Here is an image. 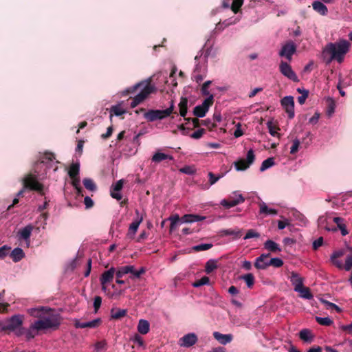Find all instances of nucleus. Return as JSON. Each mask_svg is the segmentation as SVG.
Segmentation results:
<instances>
[{
	"mask_svg": "<svg viewBox=\"0 0 352 352\" xmlns=\"http://www.w3.org/2000/svg\"><path fill=\"white\" fill-rule=\"evenodd\" d=\"M280 104L288 115L289 119L294 118V97L287 96L283 98L280 100Z\"/></svg>",
	"mask_w": 352,
	"mask_h": 352,
	"instance_id": "nucleus-10",
	"label": "nucleus"
},
{
	"mask_svg": "<svg viewBox=\"0 0 352 352\" xmlns=\"http://www.w3.org/2000/svg\"><path fill=\"white\" fill-rule=\"evenodd\" d=\"M332 222L335 223L337 225V227H335L337 230L339 229L341 232L342 236H346L348 234L349 232L346 229V224L344 223V219L341 217H333L332 219Z\"/></svg>",
	"mask_w": 352,
	"mask_h": 352,
	"instance_id": "nucleus-27",
	"label": "nucleus"
},
{
	"mask_svg": "<svg viewBox=\"0 0 352 352\" xmlns=\"http://www.w3.org/2000/svg\"><path fill=\"white\" fill-rule=\"evenodd\" d=\"M240 278L245 282L248 288H252L254 284V276L251 273L244 274L241 276Z\"/></svg>",
	"mask_w": 352,
	"mask_h": 352,
	"instance_id": "nucleus-42",
	"label": "nucleus"
},
{
	"mask_svg": "<svg viewBox=\"0 0 352 352\" xmlns=\"http://www.w3.org/2000/svg\"><path fill=\"white\" fill-rule=\"evenodd\" d=\"M127 310L120 308H112L111 309V317L113 319H120L126 315Z\"/></svg>",
	"mask_w": 352,
	"mask_h": 352,
	"instance_id": "nucleus-36",
	"label": "nucleus"
},
{
	"mask_svg": "<svg viewBox=\"0 0 352 352\" xmlns=\"http://www.w3.org/2000/svg\"><path fill=\"white\" fill-rule=\"evenodd\" d=\"M289 280L294 286V290L298 289L303 286L304 279L298 273L292 272L289 277Z\"/></svg>",
	"mask_w": 352,
	"mask_h": 352,
	"instance_id": "nucleus-24",
	"label": "nucleus"
},
{
	"mask_svg": "<svg viewBox=\"0 0 352 352\" xmlns=\"http://www.w3.org/2000/svg\"><path fill=\"white\" fill-rule=\"evenodd\" d=\"M211 84V81L210 80H208V81H206L202 87H201V94L202 95L204 96H207L208 97L211 95L209 92V90H208V87H209V85Z\"/></svg>",
	"mask_w": 352,
	"mask_h": 352,
	"instance_id": "nucleus-60",
	"label": "nucleus"
},
{
	"mask_svg": "<svg viewBox=\"0 0 352 352\" xmlns=\"http://www.w3.org/2000/svg\"><path fill=\"white\" fill-rule=\"evenodd\" d=\"M214 338L221 344L226 345L232 340V334H222L218 331L213 333Z\"/></svg>",
	"mask_w": 352,
	"mask_h": 352,
	"instance_id": "nucleus-26",
	"label": "nucleus"
},
{
	"mask_svg": "<svg viewBox=\"0 0 352 352\" xmlns=\"http://www.w3.org/2000/svg\"><path fill=\"white\" fill-rule=\"evenodd\" d=\"M179 114L182 117H185L187 114L188 100L186 98H182L179 103Z\"/></svg>",
	"mask_w": 352,
	"mask_h": 352,
	"instance_id": "nucleus-39",
	"label": "nucleus"
},
{
	"mask_svg": "<svg viewBox=\"0 0 352 352\" xmlns=\"http://www.w3.org/2000/svg\"><path fill=\"white\" fill-rule=\"evenodd\" d=\"M42 330L41 329L40 327L36 324V322L34 321L33 323L30 324L28 329H24L23 335L25 336L27 340H30L35 338L36 336H38V332Z\"/></svg>",
	"mask_w": 352,
	"mask_h": 352,
	"instance_id": "nucleus-18",
	"label": "nucleus"
},
{
	"mask_svg": "<svg viewBox=\"0 0 352 352\" xmlns=\"http://www.w3.org/2000/svg\"><path fill=\"white\" fill-rule=\"evenodd\" d=\"M210 278L208 276H203L201 279L192 284L194 287H199L202 285H209Z\"/></svg>",
	"mask_w": 352,
	"mask_h": 352,
	"instance_id": "nucleus-52",
	"label": "nucleus"
},
{
	"mask_svg": "<svg viewBox=\"0 0 352 352\" xmlns=\"http://www.w3.org/2000/svg\"><path fill=\"white\" fill-rule=\"evenodd\" d=\"M300 144V142L298 139L294 140L292 146H291L290 148V153L295 154L298 151Z\"/></svg>",
	"mask_w": 352,
	"mask_h": 352,
	"instance_id": "nucleus-61",
	"label": "nucleus"
},
{
	"mask_svg": "<svg viewBox=\"0 0 352 352\" xmlns=\"http://www.w3.org/2000/svg\"><path fill=\"white\" fill-rule=\"evenodd\" d=\"M217 267V261L213 259L208 261L205 266V272L207 274H210L213 270Z\"/></svg>",
	"mask_w": 352,
	"mask_h": 352,
	"instance_id": "nucleus-48",
	"label": "nucleus"
},
{
	"mask_svg": "<svg viewBox=\"0 0 352 352\" xmlns=\"http://www.w3.org/2000/svg\"><path fill=\"white\" fill-rule=\"evenodd\" d=\"M259 212L266 215H276L278 212L276 209L269 208L265 202H262L259 205Z\"/></svg>",
	"mask_w": 352,
	"mask_h": 352,
	"instance_id": "nucleus-35",
	"label": "nucleus"
},
{
	"mask_svg": "<svg viewBox=\"0 0 352 352\" xmlns=\"http://www.w3.org/2000/svg\"><path fill=\"white\" fill-rule=\"evenodd\" d=\"M10 256L14 262H18L25 256V254L21 248H16L10 252Z\"/></svg>",
	"mask_w": 352,
	"mask_h": 352,
	"instance_id": "nucleus-34",
	"label": "nucleus"
},
{
	"mask_svg": "<svg viewBox=\"0 0 352 352\" xmlns=\"http://www.w3.org/2000/svg\"><path fill=\"white\" fill-rule=\"evenodd\" d=\"M297 91L301 94L297 98L298 102L300 104H303L305 102L306 99L308 98L309 91L305 89L298 88Z\"/></svg>",
	"mask_w": 352,
	"mask_h": 352,
	"instance_id": "nucleus-43",
	"label": "nucleus"
},
{
	"mask_svg": "<svg viewBox=\"0 0 352 352\" xmlns=\"http://www.w3.org/2000/svg\"><path fill=\"white\" fill-rule=\"evenodd\" d=\"M167 220L170 222V232H173L181 222V219L177 214L169 217Z\"/></svg>",
	"mask_w": 352,
	"mask_h": 352,
	"instance_id": "nucleus-37",
	"label": "nucleus"
},
{
	"mask_svg": "<svg viewBox=\"0 0 352 352\" xmlns=\"http://www.w3.org/2000/svg\"><path fill=\"white\" fill-rule=\"evenodd\" d=\"M143 218L142 217H138L137 219L133 221L129 226L128 232H127V236L129 239H133L134 236L138 231V229L140 225V223L142 222Z\"/></svg>",
	"mask_w": 352,
	"mask_h": 352,
	"instance_id": "nucleus-22",
	"label": "nucleus"
},
{
	"mask_svg": "<svg viewBox=\"0 0 352 352\" xmlns=\"http://www.w3.org/2000/svg\"><path fill=\"white\" fill-rule=\"evenodd\" d=\"M174 107V102L171 101L170 107L166 109H149L144 112V118L151 122L163 120L168 117L173 113Z\"/></svg>",
	"mask_w": 352,
	"mask_h": 352,
	"instance_id": "nucleus-7",
	"label": "nucleus"
},
{
	"mask_svg": "<svg viewBox=\"0 0 352 352\" xmlns=\"http://www.w3.org/2000/svg\"><path fill=\"white\" fill-rule=\"evenodd\" d=\"M267 127L268 129L270 134L275 137L278 135L277 129L276 126L273 124V122L272 120H269L267 122Z\"/></svg>",
	"mask_w": 352,
	"mask_h": 352,
	"instance_id": "nucleus-54",
	"label": "nucleus"
},
{
	"mask_svg": "<svg viewBox=\"0 0 352 352\" xmlns=\"http://www.w3.org/2000/svg\"><path fill=\"white\" fill-rule=\"evenodd\" d=\"M28 313L31 316L38 318L36 322L42 331L56 329L60 324V315L46 307L30 308Z\"/></svg>",
	"mask_w": 352,
	"mask_h": 352,
	"instance_id": "nucleus-2",
	"label": "nucleus"
},
{
	"mask_svg": "<svg viewBox=\"0 0 352 352\" xmlns=\"http://www.w3.org/2000/svg\"><path fill=\"white\" fill-rule=\"evenodd\" d=\"M166 160H173V157L161 152H156L152 157V162L155 163H160Z\"/></svg>",
	"mask_w": 352,
	"mask_h": 352,
	"instance_id": "nucleus-31",
	"label": "nucleus"
},
{
	"mask_svg": "<svg viewBox=\"0 0 352 352\" xmlns=\"http://www.w3.org/2000/svg\"><path fill=\"white\" fill-rule=\"evenodd\" d=\"M131 341H133L134 343L138 344V346H142L143 348H145L144 342L142 339V338L139 334H135L131 338Z\"/></svg>",
	"mask_w": 352,
	"mask_h": 352,
	"instance_id": "nucleus-59",
	"label": "nucleus"
},
{
	"mask_svg": "<svg viewBox=\"0 0 352 352\" xmlns=\"http://www.w3.org/2000/svg\"><path fill=\"white\" fill-rule=\"evenodd\" d=\"M230 2L232 10L234 13H237L243 3V0H223V7L225 8H230Z\"/></svg>",
	"mask_w": 352,
	"mask_h": 352,
	"instance_id": "nucleus-23",
	"label": "nucleus"
},
{
	"mask_svg": "<svg viewBox=\"0 0 352 352\" xmlns=\"http://www.w3.org/2000/svg\"><path fill=\"white\" fill-rule=\"evenodd\" d=\"M47 215L46 213L41 214L37 219L36 221V224L37 226V229H39L40 228L44 229L45 225L47 224Z\"/></svg>",
	"mask_w": 352,
	"mask_h": 352,
	"instance_id": "nucleus-47",
	"label": "nucleus"
},
{
	"mask_svg": "<svg viewBox=\"0 0 352 352\" xmlns=\"http://www.w3.org/2000/svg\"><path fill=\"white\" fill-rule=\"evenodd\" d=\"M255 160L254 152L252 149H250L247 153L245 161L249 164H252Z\"/></svg>",
	"mask_w": 352,
	"mask_h": 352,
	"instance_id": "nucleus-62",
	"label": "nucleus"
},
{
	"mask_svg": "<svg viewBox=\"0 0 352 352\" xmlns=\"http://www.w3.org/2000/svg\"><path fill=\"white\" fill-rule=\"evenodd\" d=\"M116 269L114 267H111L108 270L104 271L100 278V282L101 285L108 284L113 279L114 275L116 274Z\"/></svg>",
	"mask_w": 352,
	"mask_h": 352,
	"instance_id": "nucleus-21",
	"label": "nucleus"
},
{
	"mask_svg": "<svg viewBox=\"0 0 352 352\" xmlns=\"http://www.w3.org/2000/svg\"><path fill=\"white\" fill-rule=\"evenodd\" d=\"M280 71L283 75L289 79L294 82L298 81V78L296 74L292 70V67L288 63L282 61L280 64Z\"/></svg>",
	"mask_w": 352,
	"mask_h": 352,
	"instance_id": "nucleus-14",
	"label": "nucleus"
},
{
	"mask_svg": "<svg viewBox=\"0 0 352 352\" xmlns=\"http://www.w3.org/2000/svg\"><path fill=\"white\" fill-rule=\"evenodd\" d=\"M212 247V243H201L195 245L192 249L197 252L205 251L210 249Z\"/></svg>",
	"mask_w": 352,
	"mask_h": 352,
	"instance_id": "nucleus-53",
	"label": "nucleus"
},
{
	"mask_svg": "<svg viewBox=\"0 0 352 352\" xmlns=\"http://www.w3.org/2000/svg\"><path fill=\"white\" fill-rule=\"evenodd\" d=\"M58 163L55 161L54 154L51 153H45L41 158V161L36 162L34 166V171L36 175L30 174L23 179V184L25 188H28L31 190L41 192L43 190V185L37 180V177L39 179L43 178L47 173V169L52 168L53 165Z\"/></svg>",
	"mask_w": 352,
	"mask_h": 352,
	"instance_id": "nucleus-1",
	"label": "nucleus"
},
{
	"mask_svg": "<svg viewBox=\"0 0 352 352\" xmlns=\"http://www.w3.org/2000/svg\"><path fill=\"white\" fill-rule=\"evenodd\" d=\"M343 269L346 271H350L352 269V253L347 254Z\"/></svg>",
	"mask_w": 352,
	"mask_h": 352,
	"instance_id": "nucleus-56",
	"label": "nucleus"
},
{
	"mask_svg": "<svg viewBox=\"0 0 352 352\" xmlns=\"http://www.w3.org/2000/svg\"><path fill=\"white\" fill-rule=\"evenodd\" d=\"M206 219V217L200 216L198 214H184L181 218L182 223H191L194 222H198L203 221Z\"/></svg>",
	"mask_w": 352,
	"mask_h": 352,
	"instance_id": "nucleus-25",
	"label": "nucleus"
},
{
	"mask_svg": "<svg viewBox=\"0 0 352 352\" xmlns=\"http://www.w3.org/2000/svg\"><path fill=\"white\" fill-rule=\"evenodd\" d=\"M274 164V159L272 157H269V158L265 160L262 162L261 166L260 167V170L264 171V170H267V168H270V167H272Z\"/></svg>",
	"mask_w": 352,
	"mask_h": 352,
	"instance_id": "nucleus-50",
	"label": "nucleus"
},
{
	"mask_svg": "<svg viewBox=\"0 0 352 352\" xmlns=\"http://www.w3.org/2000/svg\"><path fill=\"white\" fill-rule=\"evenodd\" d=\"M209 55L208 52H199L195 56L196 65L193 72L192 77L197 82H201L206 77L207 72V60Z\"/></svg>",
	"mask_w": 352,
	"mask_h": 352,
	"instance_id": "nucleus-6",
	"label": "nucleus"
},
{
	"mask_svg": "<svg viewBox=\"0 0 352 352\" xmlns=\"http://www.w3.org/2000/svg\"><path fill=\"white\" fill-rule=\"evenodd\" d=\"M296 292L299 294V296L302 298L311 300L313 298L314 296L311 293V291L309 287H301L298 289L295 290Z\"/></svg>",
	"mask_w": 352,
	"mask_h": 352,
	"instance_id": "nucleus-32",
	"label": "nucleus"
},
{
	"mask_svg": "<svg viewBox=\"0 0 352 352\" xmlns=\"http://www.w3.org/2000/svg\"><path fill=\"white\" fill-rule=\"evenodd\" d=\"M245 201V199H242L241 197L239 200L232 201V199H222L220 202L221 205L226 208H232L238 204H242Z\"/></svg>",
	"mask_w": 352,
	"mask_h": 352,
	"instance_id": "nucleus-33",
	"label": "nucleus"
},
{
	"mask_svg": "<svg viewBox=\"0 0 352 352\" xmlns=\"http://www.w3.org/2000/svg\"><path fill=\"white\" fill-rule=\"evenodd\" d=\"M234 165L237 171L245 170L250 166L244 159L234 162Z\"/></svg>",
	"mask_w": 352,
	"mask_h": 352,
	"instance_id": "nucleus-40",
	"label": "nucleus"
},
{
	"mask_svg": "<svg viewBox=\"0 0 352 352\" xmlns=\"http://www.w3.org/2000/svg\"><path fill=\"white\" fill-rule=\"evenodd\" d=\"M101 324L100 318H96L91 321L81 322L79 320H75L74 326L76 328L84 329V328H91L94 329L98 327Z\"/></svg>",
	"mask_w": 352,
	"mask_h": 352,
	"instance_id": "nucleus-17",
	"label": "nucleus"
},
{
	"mask_svg": "<svg viewBox=\"0 0 352 352\" xmlns=\"http://www.w3.org/2000/svg\"><path fill=\"white\" fill-rule=\"evenodd\" d=\"M34 227L31 224H28L24 228L20 229L17 233V237L19 241L23 240L27 247L30 245V236Z\"/></svg>",
	"mask_w": 352,
	"mask_h": 352,
	"instance_id": "nucleus-12",
	"label": "nucleus"
},
{
	"mask_svg": "<svg viewBox=\"0 0 352 352\" xmlns=\"http://www.w3.org/2000/svg\"><path fill=\"white\" fill-rule=\"evenodd\" d=\"M269 266L280 267L283 265V261L280 258H272L269 260Z\"/></svg>",
	"mask_w": 352,
	"mask_h": 352,
	"instance_id": "nucleus-55",
	"label": "nucleus"
},
{
	"mask_svg": "<svg viewBox=\"0 0 352 352\" xmlns=\"http://www.w3.org/2000/svg\"><path fill=\"white\" fill-rule=\"evenodd\" d=\"M299 337L301 340L307 342H311L314 338V336L311 331L307 329H302L299 332Z\"/></svg>",
	"mask_w": 352,
	"mask_h": 352,
	"instance_id": "nucleus-38",
	"label": "nucleus"
},
{
	"mask_svg": "<svg viewBox=\"0 0 352 352\" xmlns=\"http://www.w3.org/2000/svg\"><path fill=\"white\" fill-rule=\"evenodd\" d=\"M24 316L16 314L6 320L0 321V330L13 332L16 336H21L24 333L23 327Z\"/></svg>",
	"mask_w": 352,
	"mask_h": 352,
	"instance_id": "nucleus-5",
	"label": "nucleus"
},
{
	"mask_svg": "<svg viewBox=\"0 0 352 352\" xmlns=\"http://www.w3.org/2000/svg\"><path fill=\"white\" fill-rule=\"evenodd\" d=\"M107 349V342L106 340H100L94 344V352H104Z\"/></svg>",
	"mask_w": 352,
	"mask_h": 352,
	"instance_id": "nucleus-46",
	"label": "nucleus"
},
{
	"mask_svg": "<svg viewBox=\"0 0 352 352\" xmlns=\"http://www.w3.org/2000/svg\"><path fill=\"white\" fill-rule=\"evenodd\" d=\"M345 253V250L341 249L334 251L330 256V261L331 263L338 269H343L344 264L341 261L338 260V258L343 256Z\"/></svg>",
	"mask_w": 352,
	"mask_h": 352,
	"instance_id": "nucleus-16",
	"label": "nucleus"
},
{
	"mask_svg": "<svg viewBox=\"0 0 352 352\" xmlns=\"http://www.w3.org/2000/svg\"><path fill=\"white\" fill-rule=\"evenodd\" d=\"M137 329L140 333L145 335L149 332L150 324L148 320L140 319L138 321Z\"/></svg>",
	"mask_w": 352,
	"mask_h": 352,
	"instance_id": "nucleus-29",
	"label": "nucleus"
},
{
	"mask_svg": "<svg viewBox=\"0 0 352 352\" xmlns=\"http://www.w3.org/2000/svg\"><path fill=\"white\" fill-rule=\"evenodd\" d=\"M313 9L320 15L325 16L328 12L327 6L320 1H315L312 3Z\"/></svg>",
	"mask_w": 352,
	"mask_h": 352,
	"instance_id": "nucleus-28",
	"label": "nucleus"
},
{
	"mask_svg": "<svg viewBox=\"0 0 352 352\" xmlns=\"http://www.w3.org/2000/svg\"><path fill=\"white\" fill-rule=\"evenodd\" d=\"M82 183L85 188L87 190L92 192L96 190V186L91 179L85 178L82 181Z\"/></svg>",
	"mask_w": 352,
	"mask_h": 352,
	"instance_id": "nucleus-49",
	"label": "nucleus"
},
{
	"mask_svg": "<svg viewBox=\"0 0 352 352\" xmlns=\"http://www.w3.org/2000/svg\"><path fill=\"white\" fill-rule=\"evenodd\" d=\"M350 46L349 41L346 39H339L334 43H329L322 50V57L327 64L333 60L341 63L349 52Z\"/></svg>",
	"mask_w": 352,
	"mask_h": 352,
	"instance_id": "nucleus-3",
	"label": "nucleus"
},
{
	"mask_svg": "<svg viewBox=\"0 0 352 352\" xmlns=\"http://www.w3.org/2000/svg\"><path fill=\"white\" fill-rule=\"evenodd\" d=\"M72 179V186L74 187V188L76 190L77 195L82 196V188L80 186V181L78 176H76L75 177L71 178Z\"/></svg>",
	"mask_w": 352,
	"mask_h": 352,
	"instance_id": "nucleus-45",
	"label": "nucleus"
},
{
	"mask_svg": "<svg viewBox=\"0 0 352 352\" xmlns=\"http://www.w3.org/2000/svg\"><path fill=\"white\" fill-rule=\"evenodd\" d=\"M259 237H260V234L258 232H256V230H254L253 229H250V230H248V232L243 239L245 240H247V239H250L252 238H259Z\"/></svg>",
	"mask_w": 352,
	"mask_h": 352,
	"instance_id": "nucleus-58",
	"label": "nucleus"
},
{
	"mask_svg": "<svg viewBox=\"0 0 352 352\" xmlns=\"http://www.w3.org/2000/svg\"><path fill=\"white\" fill-rule=\"evenodd\" d=\"M80 170L79 163H73L69 169L68 174L71 178L75 177L78 175Z\"/></svg>",
	"mask_w": 352,
	"mask_h": 352,
	"instance_id": "nucleus-44",
	"label": "nucleus"
},
{
	"mask_svg": "<svg viewBox=\"0 0 352 352\" xmlns=\"http://www.w3.org/2000/svg\"><path fill=\"white\" fill-rule=\"evenodd\" d=\"M145 272L144 267H141L139 270H135L133 265H125L118 267L116 270V276L118 278H121L126 274H130L131 278H138Z\"/></svg>",
	"mask_w": 352,
	"mask_h": 352,
	"instance_id": "nucleus-8",
	"label": "nucleus"
},
{
	"mask_svg": "<svg viewBox=\"0 0 352 352\" xmlns=\"http://www.w3.org/2000/svg\"><path fill=\"white\" fill-rule=\"evenodd\" d=\"M197 336L195 333H189L182 337L178 344L180 346L189 348L193 346L197 342Z\"/></svg>",
	"mask_w": 352,
	"mask_h": 352,
	"instance_id": "nucleus-13",
	"label": "nucleus"
},
{
	"mask_svg": "<svg viewBox=\"0 0 352 352\" xmlns=\"http://www.w3.org/2000/svg\"><path fill=\"white\" fill-rule=\"evenodd\" d=\"M332 221V219L327 214L320 216L318 219V226L320 229H324L327 231L336 232L337 229L330 226V223Z\"/></svg>",
	"mask_w": 352,
	"mask_h": 352,
	"instance_id": "nucleus-15",
	"label": "nucleus"
},
{
	"mask_svg": "<svg viewBox=\"0 0 352 352\" xmlns=\"http://www.w3.org/2000/svg\"><path fill=\"white\" fill-rule=\"evenodd\" d=\"M10 248L3 245L0 248V259H3L9 253Z\"/></svg>",
	"mask_w": 352,
	"mask_h": 352,
	"instance_id": "nucleus-63",
	"label": "nucleus"
},
{
	"mask_svg": "<svg viewBox=\"0 0 352 352\" xmlns=\"http://www.w3.org/2000/svg\"><path fill=\"white\" fill-rule=\"evenodd\" d=\"M270 254H262L257 257L254 262V266L258 270H265L269 267Z\"/></svg>",
	"mask_w": 352,
	"mask_h": 352,
	"instance_id": "nucleus-19",
	"label": "nucleus"
},
{
	"mask_svg": "<svg viewBox=\"0 0 352 352\" xmlns=\"http://www.w3.org/2000/svg\"><path fill=\"white\" fill-rule=\"evenodd\" d=\"M208 175V178H209V183L201 184L199 185V188L201 190H208L211 186L214 185L216 182H217L222 177V175H216L212 172H209Z\"/></svg>",
	"mask_w": 352,
	"mask_h": 352,
	"instance_id": "nucleus-20",
	"label": "nucleus"
},
{
	"mask_svg": "<svg viewBox=\"0 0 352 352\" xmlns=\"http://www.w3.org/2000/svg\"><path fill=\"white\" fill-rule=\"evenodd\" d=\"M102 298L100 296H96L94 300V307L95 310V313H97L99 308L101 306Z\"/></svg>",
	"mask_w": 352,
	"mask_h": 352,
	"instance_id": "nucleus-64",
	"label": "nucleus"
},
{
	"mask_svg": "<svg viewBox=\"0 0 352 352\" xmlns=\"http://www.w3.org/2000/svg\"><path fill=\"white\" fill-rule=\"evenodd\" d=\"M223 232L226 235H232L235 238H239L241 235V231L240 230H232V229H227L223 231Z\"/></svg>",
	"mask_w": 352,
	"mask_h": 352,
	"instance_id": "nucleus-57",
	"label": "nucleus"
},
{
	"mask_svg": "<svg viewBox=\"0 0 352 352\" xmlns=\"http://www.w3.org/2000/svg\"><path fill=\"white\" fill-rule=\"evenodd\" d=\"M110 113L116 116H120L124 114L126 110L122 107V103H119L111 107Z\"/></svg>",
	"mask_w": 352,
	"mask_h": 352,
	"instance_id": "nucleus-41",
	"label": "nucleus"
},
{
	"mask_svg": "<svg viewBox=\"0 0 352 352\" xmlns=\"http://www.w3.org/2000/svg\"><path fill=\"white\" fill-rule=\"evenodd\" d=\"M214 102V96L210 95L207 97L200 105H197L194 108L193 113L198 118H203L206 116L210 106Z\"/></svg>",
	"mask_w": 352,
	"mask_h": 352,
	"instance_id": "nucleus-9",
	"label": "nucleus"
},
{
	"mask_svg": "<svg viewBox=\"0 0 352 352\" xmlns=\"http://www.w3.org/2000/svg\"><path fill=\"white\" fill-rule=\"evenodd\" d=\"M316 320L318 324L323 326H330L333 324V320L329 317H316Z\"/></svg>",
	"mask_w": 352,
	"mask_h": 352,
	"instance_id": "nucleus-51",
	"label": "nucleus"
},
{
	"mask_svg": "<svg viewBox=\"0 0 352 352\" xmlns=\"http://www.w3.org/2000/svg\"><path fill=\"white\" fill-rule=\"evenodd\" d=\"M264 248L271 252H279L281 251L280 245L272 240H267L264 243Z\"/></svg>",
	"mask_w": 352,
	"mask_h": 352,
	"instance_id": "nucleus-30",
	"label": "nucleus"
},
{
	"mask_svg": "<svg viewBox=\"0 0 352 352\" xmlns=\"http://www.w3.org/2000/svg\"><path fill=\"white\" fill-rule=\"evenodd\" d=\"M138 88L140 89V92L135 96L131 102V107L132 108L138 106L147 98L151 94L155 93L157 89L155 85L151 84V79L149 78L135 84L132 87L126 89L122 92V96H126L129 93L134 92Z\"/></svg>",
	"mask_w": 352,
	"mask_h": 352,
	"instance_id": "nucleus-4",
	"label": "nucleus"
},
{
	"mask_svg": "<svg viewBox=\"0 0 352 352\" xmlns=\"http://www.w3.org/2000/svg\"><path fill=\"white\" fill-rule=\"evenodd\" d=\"M296 51V45L295 43L289 41L282 46L280 51L279 52V56L285 57L289 61L292 60V55Z\"/></svg>",
	"mask_w": 352,
	"mask_h": 352,
	"instance_id": "nucleus-11",
	"label": "nucleus"
}]
</instances>
